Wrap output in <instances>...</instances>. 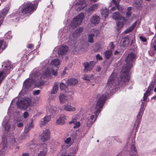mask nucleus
<instances>
[{"mask_svg": "<svg viewBox=\"0 0 156 156\" xmlns=\"http://www.w3.org/2000/svg\"><path fill=\"white\" fill-rule=\"evenodd\" d=\"M68 50V46H62L59 48L58 51V54L60 55L66 54Z\"/></svg>", "mask_w": 156, "mask_h": 156, "instance_id": "nucleus-10", "label": "nucleus"}, {"mask_svg": "<svg viewBox=\"0 0 156 156\" xmlns=\"http://www.w3.org/2000/svg\"><path fill=\"white\" fill-rule=\"evenodd\" d=\"M144 103L143 102V101L142 102V104L141 105V107L140 109V110L139 112L138 115L141 116H142V115L143 113V111L144 110Z\"/></svg>", "mask_w": 156, "mask_h": 156, "instance_id": "nucleus-30", "label": "nucleus"}, {"mask_svg": "<svg viewBox=\"0 0 156 156\" xmlns=\"http://www.w3.org/2000/svg\"><path fill=\"white\" fill-rule=\"evenodd\" d=\"M44 84V81L41 79L36 81L35 83V86L39 87L41 86H42Z\"/></svg>", "mask_w": 156, "mask_h": 156, "instance_id": "nucleus-28", "label": "nucleus"}, {"mask_svg": "<svg viewBox=\"0 0 156 156\" xmlns=\"http://www.w3.org/2000/svg\"><path fill=\"white\" fill-rule=\"evenodd\" d=\"M150 92H147V90L144 94L143 97V101H145L147 98L148 96L149 95Z\"/></svg>", "mask_w": 156, "mask_h": 156, "instance_id": "nucleus-42", "label": "nucleus"}, {"mask_svg": "<svg viewBox=\"0 0 156 156\" xmlns=\"http://www.w3.org/2000/svg\"><path fill=\"white\" fill-rule=\"evenodd\" d=\"M77 120L76 119H73L72 121L70 122L69 123L70 124H71L72 123L74 124L76 123V122H77Z\"/></svg>", "mask_w": 156, "mask_h": 156, "instance_id": "nucleus-54", "label": "nucleus"}, {"mask_svg": "<svg viewBox=\"0 0 156 156\" xmlns=\"http://www.w3.org/2000/svg\"><path fill=\"white\" fill-rule=\"evenodd\" d=\"M98 5V4H95L91 5V6L88 9V11L90 12H91L95 10L97 8Z\"/></svg>", "mask_w": 156, "mask_h": 156, "instance_id": "nucleus-31", "label": "nucleus"}, {"mask_svg": "<svg viewBox=\"0 0 156 156\" xmlns=\"http://www.w3.org/2000/svg\"><path fill=\"white\" fill-rule=\"evenodd\" d=\"M17 126L20 127H21L23 126V123L22 122H20L17 124Z\"/></svg>", "mask_w": 156, "mask_h": 156, "instance_id": "nucleus-60", "label": "nucleus"}, {"mask_svg": "<svg viewBox=\"0 0 156 156\" xmlns=\"http://www.w3.org/2000/svg\"><path fill=\"white\" fill-rule=\"evenodd\" d=\"M136 55L133 52L129 53L125 59L126 64L123 67L119 78L117 77V73L113 72L109 77L107 83L105 94H103L98 99L96 105L97 109L95 112H99L106 100L107 96L111 92L114 88H117L120 85H122L129 80V74L130 69L133 66L134 60L136 59Z\"/></svg>", "mask_w": 156, "mask_h": 156, "instance_id": "nucleus-1", "label": "nucleus"}, {"mask_svg": "<svg viewBox=\"0 0 156 156\" xmlns=\"http://www.w3.org/2000/svg\"><path fill=\"white\" fill-rule=\"evenodd\" d=\"M50 137V130L48 129H45L43 130V132L41 136V139L43 141H48Z\"/></svg>", "mask_w": 156, "mask_h": 156, "instance_id": "nucleus-7", "label": "nucleus"}, {"mask_svg": "<svg viewBox=\"0 0 156 156\" xmlns=\"http://www.w3.org/2000/svg\"><path fill=\"white\" fill-rule=\"evenodd\" d=\"M64 109L68 112H74L76 110L75 108L72 107L70 104H66L64 105Z\"/></svg>", "mask_w": 156, "mask_h": 156, "instance_id": "nucleus-14", "label": "nucleus"}, {"mask_svg": "<svg viewBox=\"0 0 156 156\" xmlns=\"http://www.w3.org/2000/svg\"><path fill=\"white\" fill-rule=\"evenodd\" d=\"M4 43V41L3 40H0V49L1 48L2 46V44H3Z\"/></svg>", "mask_w": 156, "mask_h": 156, "instance_id": "nucleus-59", "label": "nucleus"}, {"mask_svg": "<svg viewBox=\"0 0 156 156\" xmlns=\"http://www.w3.org/2000/svg\"><path fill=\"white\" fill-rule=\"evenodd\" d=\"M74 124V126L73 128L74 129L78 128L80 126V123L79 122H76V123Z\"/></svg>", "mask_w": 156, "mask_h": 156, "instance_id": "nucleus-44", "label": "nucleus"}, {"mask_svg": "<svg viewBox=\"0 0 156 156\" xmlns=\"http://www.w3.org/2000/svg\"><path fill=\"white\" fill-rule=\"evenodd\" d=\"M142 0H134L133 2V6L137 9L141 8L142 7Z\"/></svg>", "mask_w": 156, "mask_h": 156, "instance_id": "nucleus-17", "label": "nucleus"}, {"mask_svg": "<svg viewBox=\"0 0 156 156\" xmlns=\"http://www.w3.org/2000/svg\"><path fill=\"white\" fill-rule=\"evenodd\" d=\"M96 64V62L93 61H91L89 63L87 62L83 63V65L84 67V72L87 73L91 71Z\"/></svg>", "mask_w": 156, "mask_h": 156, "instance_id": "nucleus-5", "label": "nucleus"}, {"mask_svg": "<svg viewBox=\"0 0 156 156\" xmlns=\"http://www.w3.org/2000/svg\"><path fill=\"white\" fill-rule=\"evenodd\" d=\"M51 119V116L47 115V116H45L44 118L41 119L40 123L41 127L45 125Z\"/></svg>", "mask_w": 156, "mask_h": 156, "instance_id": "nucleus-12", "label": "nucleus"}, {"mask_svg": "<svg viewBox=\"0 0 156 156\" xmlns=\"http://www.w3.org/2000/svg\"><path fill=\"white\" fill-rule=\"evenodd\" d=\"M9 10V9L8 8L5 7L0 12V24H2V23L5 17L8 13Z\"/></svg>", "mask_w": 156, "mask_h": 156, "instance_id": "nucleus-8", "label": "nucleus"}, {"mask_svg": "<svg viewBox=\"0 0 156 156\" xmlns=\"http://www.w3.org/2000/svg\"><path fill=\"white\" fill-rule=\"evenodd\" d=\"M31 100L29 98L24 99L23 98L19 99L16 103L17 107L20 109L26 108L28 107L32 106Z\"/></svg>", "mask_w": 156, "mask_h": 156, "instance_id": "nucleus-3", "label": "nucleus"}, {"mask_svg": "<svg viewBox=\"0 0 156 156\" xmlns=\"http://www.w3.org/2000/svg\"><path fill=\"white\" fill-rule=\"evenodd\" d=\"M28 126L31 129L34 126V124L31 122L30 124Z\"/></svg>", "mask_w": 156, "mask_h": 156, "instance_id": "nucleus-61", "label": "nucleus"}, {"mask_svg": "<svg viewBox=\"0 0 156 156\" xmlns=\"http://www.w3.org/2000/svg\"><path fill=\"white\" fill-rule=\"evenodd\" d=\"M83 28L82 27H79L76 29L73 33V35L74 37H77L79 36L81 33L83 31Z\"/></svg>", "mask_w": 156, "mask_h": 156, "instance_id": "nucleus-18", "label": "nucleus"}, {"mask_svg": "<svg viewBox=\"0 0 156 156\" xmlns=\"http://www.w3.org/2000/svg\"><path fill=\"white\" fill-rule=\"evenodd\" d=\"M39 0H35L31 2H25L22 5L20 12L23 14H29L32 13L37 8Z\"/></svg>", "mask_w": 156, "mask_h": 156, "instance_id": "nucleus-2", "label": "nucleus"}, {"mask_svg": "<svg viewBox=\"0 0 156 156\" xmlns=\"http://www.w3.org/2000/svg\"><path fill=\"white\" fill-rule=\"evenodd\" d=\"M94 36V34H90L88 36V41L89 42L92 43L94 41L93 37Z\"/></svg>", "mask_w": 156, "mask_h": 156, "instance_id": "nucleus-34", "label": "nucleus"}, {"mask_svg": "<svg viewBox=\"0 0 156 156\" xmlns=\"http://www.w3.org/2000/svg\"><path fill=\"white\" fill-rule=\"evenodd\" d=\"M66 69L65 68V69L63 70V72L62 73L61 76L64 75L66 73Z\"/></svg>", "mask_w": 156, "mask_h": 156, "instance_id": "nucleus-64", "label": "nucleus"}, {"mask_svg": "<svg viewBox=\"0 0 156 156\" xmlns=\"http://www.w3.org/2000/svg\"><path fill=\"white\" fill-rule=\"evenodd\" d=\"M120 12H116L114 13L113 15V19L117 20H121L122 19H124V17H122L120 16Z\"/></svg>", "mask_w": 156, "mask_h": 156, "instance_id": "nucleus-19", "label": "nucleus"}, {"mask_svg": "<svg viewBox=\"0 0 156 156\" xmlns=\"http://www.w3.org/2000/svg\"><path fill=\"white\" fill-rule=\"evenodd\" d=\"M136 22H134L130 27L127 28L126 30L124 31V33L125 34H128L132 31L134 29L136 26Z\"/></svg>", "mask_w": 156, "mask_h": 156, "instance_id": "nucleus-20", "label": "nucleus"}, {"mask_svg": "<svg viewBox=\"0 0 156 156\" xmlns=\"http://www.w3.org/2000/svg\"><path fill=\"white\" fill-rule=\"evenodd\" d=\"M60 88L61 90H65L67 88V86L66 84L62 83H60L59 85Z\"/></svg>", "mask_w": 156, "mask_h": 156, "instance_id": "nucleus-39", "label": "nucleus"}, {"mask_svg": "<svg viewBox=\"0 0 156 156\" xmlns=\"http://www.w3.org/2000/svg\"><path fill=\"white\" fill-rule=\"evenodd\" d=\"M7 44L5 43L4 45V47L2 48V51L1 52H2L4 49L7 48Z\"/></svg>", "mask_w": 156, "mask_h": 156, "instance_id": "nucleus-56", "label": "nucleus"}, {"mask_svg": "<svg viewBox=\"0 0 156 156\" xmlns=\"http://www.w3.org/2000/svg\"><path fill=\"white\" fill-rule=\"evenodd\" d=\"M4 128L5 131L8 132L10 128V126L9 124H7L5 125Z\"/></svg>", "mask_w": 156, "mask_h": 156, "instance_id": "nucleus-45", "label": "nucleus"}, {"mask_svg": "<svg viewBox=\"0 0 156 156\" xmlns=\"http://www.w3.org/2000/svg\"><path fill=\"white\" fill-rule=\"evenodd\" d=\"M93 76V75H88L85 74L84 75L83 79L85 80L89 81L91 79L92 76Z\"/></svg>", "mask_w": 156, "mask_h": 156, "instance_id": "nucleus-37", "label": "nucleus"}, {"mask_svg": "<svg viewBox=\"0 0 156 156\" xmlns=\"http://www.w3.org/2000/svg\"><path fill=\"white\" fill-rule=\"evenodd\" d=\"M40 90H37L33 91V94L34 95H38L40 93Z\"/></svg>", "mask_w": 156, "mask_h": 156, "instance_id": "nucleus-48", "label": "nucleus"}, {"mask_svg": "<svg viewBox=\"0 0 156 156\" xmlns=\"http://www.w3.org/2000/svg\"><path fill=\"white\" fill-rule=\"evenodd\" d=\"M32 86L31 80L30 79L26 80L23 83V87L26 89H28Z\"/></svg>", "mask_w": 156, "mask_h": 156, "instance_id": "nucleus-13", "label": "nucleus"}, {"mask_svg": "<svg viewBox=\"0 0 156 156\" xmlns=\"http://www.w3.org/2000/svg\"><path fill=\"white\" fill-rule=\"evenodd\" d=\"M112 2L115 6H117L121 0H112Z\"/></svg>", "mask_w": 156, "mask_h": 156, "instance_id": "nucleus-46", "label": "nucleus"}, {"mask_svg": "<svg viewBox=\"0 0 156 156\" xmlns=\"http://www.w3.org/2000/svg\"><path fill=\"white\" fill-rule=\"evenodd\" d=\"M104 54L105 55V58L107 59H108L112 55V50H107L105 52Z\"/></svg>", "mask_w": 156, "mask_h": 156, "instance_id": "nucleus-27", "label": "nucleus"}, {"mask_svg": "<svg viewBox=\"0 0 156 156\" xmlns=\"http://www.w3.org/2000/svg\"><path fill=\"white\" fill-rule=\"evenodd\" d=\"M51 73L48 69H46L44 73V75L47 77H49L51 75Z\"/></svg>", "mask_w": 156, "mask_h": 156, "instance_id": "nucleus-43", "label": "nucleus"}, {"mask_svg": "<svg viewBox=\"0 0 156 156\" xmlns=\"http://www.w3.org/2000/svg\"><path fill=\"white\" fill-rule=\"evenodd\" d=\"M100 21L99 16L97 15L93 16L90 19V22L92 24H96L99 23Z\"/></svg>", "mask_w": 156, "mask_h": 156, "instance_id": "nucleus-15", "label": "nucleus"}, {"mask_svg": "<svg viewBox=\"0 0 156 156\" xmlns=\"http://www.w3.org/2000/svg\"><path fill=\"white\" fill-rule=\"evenodd\" d=\"M101 14L102 16L105 19L108 16L109 10L108 9H105L101 10Z\"/></svg>", "mask_w": 156, "mask_h": 156, "instance_id": "nucleus-25", "label": "nucleus"}, {"mask_svg": "<svg viewBox=\"0 0 156 156\" xmlns=\"http://www.w3.org/2000/svg\"><path fill=\"white\" fill-rule=\"evenodd\" d=\"M30 129V128H29L28 126H25L24 129V132L25 133H27L29 130Z\"/></svg>", "mask_w": 156, "mask_h": 156, "instance_id": "nucleus-47", "label": "nucleus"}, {"mask_svg": "<svg viewBox=\"0 0 156 156\" xmlns=\"http://www.w3.org/2000/svg\"><path fill=\"white\" fill-rule=\"evenodd\" d=\"M154 83L153 82H151V83L148 87L147 90V91L150 92L152 90L154 87Z\"/></svg>", "mask_w": 156, "mask_h": 156, "instance_id": "nucleus-38", "label": "nucleus"}, {"mask_svg": "<svg viewBox=\"0 0 156 156\" xmlns=\"http://www.w3.org/2000/svg\"><path fill=\"white\" fill-rule=\"evenodd\" d=\"M109 46L111 49H113L115 47V45L113 44V42H110Z\"/></svg>", "mask_w": 156, "mask_h": 156, "instance_id": "nucleus-49", "label": "nucleus"}, {"mask_svg": "<svg viewBox=\"0 0 156 156\" xmlns=\"http://www.w3.org/2000/svg\"><path fill=\"white\" fill-rule=\"evenodd\" d=\"M116 8H118V9L119 11H122L123 10V8L122 7L120 6L119 4L117 6H116Z\"/></svg>", "mask_w": 156, "mask_h": 156, "instance_id": "nucleus-55", "label": "nucleus"}, {"mask_svg": "<svg viewBox=\"0 0 156 156\" xmlns=\"http://www.w3.org/2000/svg\"><path fill=\"white\" fill-rule=\"evenodd\" d=\"M140 39L143 42H145L147 41V39L145 37L142 36H140L139 37Z\"/></svg>", "mask_w": 156, "mask_h": 156, "instance_id": "nucleus-50", "label": "nucleus"}, {"mask_svg": "<svg viewBox=\"0 0 156 156\" xmlns=\"http://www.w3.org/2000/svg\"><path fill=\"white\" fill-rule=\"evenodd\" d=\"M123 23L122 22H118L117 23V30L118 31L121 29L123 25Z\"/></svg>", "mask_w": 156, "mask_h": 156, "instance_id": "nucleus-35", "label": "nucleus"}, {"mask_svg": "<svg viewBox=\"0 0 156 156\" xmlns=\"http://www.w3.org/2000/svg\"><path fill=\"white\" fill-rule=\"evenodd\" d=\"M55 83V84L53 87L52 90L51 92V94H55L57 93L58 88V83Z\"/></svg>", "mask_w": 156, "mask_h": 156, "instance_id": "nucleus-24", "label": "nucleus"}, {"mask_svg": "<svg viewBox=\"0 0 156 156\" xmlns=\"http://www.w3.org/2000/svg\"><path fill=\"white\" fill-rule=\"evenodd\" d=\"M144 103L143 102V101L142 102V104L141 105V107L140 109V110L139 112L138 115L141 116H142V115L143 113V111L144 110Z\"/></svg>", "mask_w": 156, "mask_h": 156, "instance_id": "nucleus-29", "label": "nucleus"}, {"mask_svg": "<svg viewBox=\"0 0 156 156\" xmlns=\"http://www.w3.org/2000/svg\"><path fill=\"white\" fill-rule=\"evenodd\" d=\"M56 108L53 106H50L48 108L49 111L52 114L56 113Z\"/></svg>", "mask_w": 156, "mask_h": 156, "instance_id": "nucleus-32", "label": "nucleus"}, {"mask_svg": "<svg viewBox=\"0 0 156 156\" xmlns=\"http://www.w3.org/2000/svg\"><path fill=\"white\" fill-rule=\"evenodd\" d=\"M96 58L97 60H101L102 59V57L100 55V54H98L96 56Z\"/></svg>", "mask_w": 156, "mask_h": 156, "instance_id": "nucleus-53", "label": "nucleus"}, {"mask_svg": "<svg viewBox=\"0 0 156 156\" xmlns=\"http://www.w3.org/2000/svg\"><path fill=\"white\" fill-rule=\"evenodd\" d=\"M59 99L61 104H63L68 101L67 97L63 94H60L59 96Z\"/></svg>", "mask_w": 156, "mask_h": 156, "instance_id": "nucleus-21", "label": "nucleus"}, {"mask_svg": "<svg viewBox=\"0 0 156 156\" xmlns=\"http://www.w3.org/2000/svg\"><path fill=\"white\" fill-rule=\"evenodd\" d=\"M141 116H140L138 115L137 116L136 120L134 123V126L136 127V131H137V129L138 128L139 123L141 121Z\"/></svg>", "mask_w": 156, "mask_h": 156, "instance_id": "nucleus-22", "label": "nucleus"}, {"mask_svg": "<svg viewBox=\"0 0 156 156\" xmlns=\"http://www.w3.org/2000/svg\"><path fill=\"white\" fill-rule=\"evenodd\" d=\"M65 118L63 117H60L56 121V123L58 125L63 124L65 123Z\"/></svg>", "mask_w": 156, "mask_h": 156, "instance_id": "nucleus-23", "label": "nucleus"}, {"mask_svg": "<svg viewBox=\"0 0 156 156\" xmlns=\"http://www.w3.org/2000/svg\"><path fill=\"white\" fill-rule=\"evenodd\" d=\"M91 32L93 33L92 34H94V36H95L96 37L99 34V31L96 29H94L91 30Z\"/></svg>", "mask_w": 156, "mask_h": 156, "instance_id": "nucleus-36", "label": "nucleus"}, {"mask_svg": "<svg viewBox=\"0 0 156 156\" xmlns=\"http://www.w3.org/2000/svg\"><path fill=\"white\" fill-rule=\"evenodd\" d=\"M131 148V151L133 153V155H136L137 154V151L135 147L132 145Z\"/></svg>", "mask_w": 156, "mask_h": 156, "instance_id": "nucleus-40", "label": "nucleus"}, {"mask_svg": "<svg viewBox=\"0 0 156 156\" xmlns=\"http://www.w3.org/2000/svg\"><path fill=\"white\" fill-rule=\"evenodd\" d=\"M23 117L25 119L27 118L29 116L28 113L27 112H25L23 113Z\"/></svg>", "mask_w": 156, "mask_h": 156, "instance_id": "nucleus-52", "label": "nucleus"}, {"mask_svg": "<svg viewBox=\"0 0 156 156\" xmlns=\"http://www.w3.org/2000/svg\"><path fill=\"white\" fill-rule=\"evenodd\" d=\"M12 36L10 33H7L5 35V37L6 39H11Z\"/></svg>", "mask_w": 156, "mask_h": 156, "instance_id": "nucleus-41", "label": "nucleus"}, {"mask_svg": "<svg viewBox=\"0 0 156 156\" xmlns=\"http://www.w3.org/2000/svg\"><path fill=\"white\" fill-rule=\"evenodd\" d=\"M76 4L80 5L77 7V10L80 11L87 6L86 2L84 0H78L76 2Z\"/></svg>", "mask_w": 156, "mask_h": 156, "instance_id": "nucleus-9", "label": "nucleus"}, {"mask_svg": "<svg viewBox=\"0 0 156 156\" xmlns=\"http://www.w3.org/2000/svg\"><path fill=\"white\" fill-rule=\"evenodd\" d=\"M34 47V45L32 44H29L27 46V48H31Z\"/></svg>", "mask_w": 156, "mask_h": 156, "instance_id": "nucleus-57", "label": "nucleus"}, {"mask_svg": "<svg viewBox=\"0 0 156 156\" xmlns=\"http://www.w3.org/2000/svg\"><path fill=\"white\" fill-rule=\"evenodd\" d=\"M84 17V14L82 13L79 14L76 17L74 18L71 23V27L75 28L80 25L83 21Z\"/></svg>", "mask_w": 156, "mask_h": 156, "instance_id": "nucleus-4", "label": "nucleus"}, {"mask_svg": "<svg viewBox=\"0 0 156 156\" xmlns=\"http://www.w3.org/2000/svg\"><path fill=\"white\" fill-rule=\"evenodd\" d=\"M51 63L52 65L57 66L59 65L60 61L58 59H55L51 62Z\"/></svg>", "mask_w": 156, "mask_h": 156, "instance_id": "nucleus-33", "label": "nucleus"}, {"mask_svg": "<svg viewBox=\"0 0 156 156\" xmlns=\"http://www.w3.org/2000/svg\"><path fill=\"white\" fill-rule=\"evenodd\" d=\"M41 147L43 148L44 150L40 151L37 156H45L47 152V145L45 144H41Z\"/></svg>", "mask_w": 156, "mask_h": 156, "instance_id": "nucleus-11", "label": "nucleus"}, {"mask_svg": "<svg viewBox=\"0 0 156 156\" xmlns=\"http://www.w3.org/2000/svg\"><path fill=\"white\" fill-rule=\"evenodd\" d=\"M29 154L28 153H23L21 156H29Z\"/></svg>", "mask_w": 156, "mask_h": 156, "instance_id": "nucleus-62", "label": "nucleus"}, {"mask_svg": "<svg viewBox=\"0 0 156 156\" xmlns=\"http://www.w3.org/2000/svg\"><path fill=\"white\" fill-rule=\"evenodd\" d=\"M121 42L124 45L129 44V38L128 36H125L123 37L121 40Z\"/></svg>", "mask_w": 156, "mask_h": 156, "instance_id": "nucleus-26", "label": "nucleus"}, {"mask_svg": "<svg viewBox=\"0 0 156 156\" xmlns=\"http://www.w3.org/2000/svg\"><path fill=\"white\" fill-rule=\"evenodd\" d=\"M52 74L55 76H56L57 75V72L56 71H55L54 70H52Z\"/></svg>", "mask_w": 156, "mask_h": 156, "instance_id": "nucleus-58", "label": "nucleus"}, {"mask_svg": "<svg viewBox=\"0 0 156 156\" xmlns=\"http://www.w3.org/2000/svg\"><path fill=\"white\" fill-rule=\"evenodd\" d=\"M4 65H5V66L4 67L3 72L0 71V72H1L3 73L1 77L3 79L6 76V75L5 76H3V74L4 73L5 74H8L9 71L12 69V67L11 62L9 61H6L5 62Z\"/></svg>", "mask_w": 156, "mask_h": 156, "instance_id": "nucleus-6", "label": "nucleus"}, {"mask_svg": "<svg viewBox=\"0 0 156 156\" xmlns=\"http://www.w3.org/2000/svg\"><path fill=\"white\" fill-rule=\"evenodd\" d=\"M131 13L129 12H127L126 13V17H128L130 16Z\"/></svg>", "mask_w": 156, "mask_h": 156, "instance_id": "nucleus-63", "label": "nucleus"}, {"mask_svg": "<svg viewBox=\"0 0 156 156\" xmlns=\"http://www.w3.org/2000/svg\"><path fill=\"white\" fill-rule=\"evenodd\" d=\"M78 83V80L74 78H70L67 81L66 83L68 85H74Z\"/></svg>", "mask_w": 156, "mask_h": 156, "instance_id": "nucleus-16", "label": "nucleus"}, {"mask_svg": "<svg viewBox=\"0 0 156 156\" xmlns=\"http://www.w3.org/2000/svg\"><path fill=\"white\" fill-rule=\"evenodd\" d=\"M71 139L70 137L67 138L65 141V142L67 144H69L71 141Z\"/></svg>", "mask_w": 156, "mask_h": 156, "instance_id": "nucleus-51", "label": "nucleus"}]
</instances>
